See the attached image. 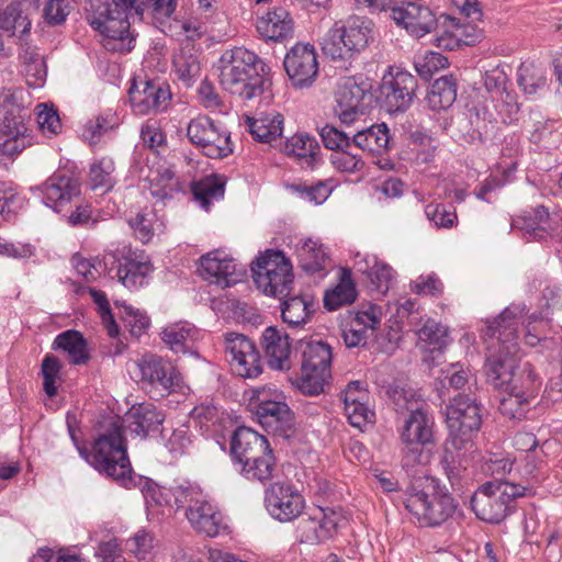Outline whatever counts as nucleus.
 Instances as JSON below:
<instances>
[{
  "label": "nucleus",
  "instance_id": "nucleus-56",
  "mask_svg": "<svg viewBox=\"0 0 562 562\" xmlns=\"http://www.w3.org/2000/svg\"><path fill=\"white\" fill-rule=\"evenodd\" d=\"M390 396L397 412L415 414V411H425V403L420 395L411 387H395L392 390Z\"/></svg>",
  "mask_w": 562,
  "mask_h": 562
},
{
  "label": "nucleus",
  "instance_id": "nucleus-22",
  "mask_svg": "<svg viewBox=\"0 0 562 562\" xmlns=\"http://www.w3.org/2000/svg\"><path fill=\"white\" fill-rule=\"evenodd\" d=\"M137 367L142 381L160 392L170 393L180 383V373L175 366L155 355L144 356Z\"/></svg>",
  "mask_w": 562,
  "mask_h": 562
},
{
  "label": "nucleus",
  "instance_id": "nucleus-3",
  "mask_svg": "<svg viewBox=\"0 0 562 562\" xmlns=\"http://www.w3.org/2000/svg\"><path fill=\"white\" fill-rule=\"evenodd\" d=\"M71 439L81 458L91 464L98 472L105 474L123 486L132 481V467L127 457L126 440L122 434L120 417H112L93 440L89 450L80 446L75 434L69 429Z\"/></svg>",
  "mask_w": 562,
  "mask_h": 562
},
{
  "label": "nucleus",
  "instance_id": "nucleus-15",
  "mask_svg": "<svg viewBox=\"0 0 562 562\" xmlns=\"http://www.w3.org/2000/svg\"><path fill=\"white\" fill-rule=\"evenodd\" d=\"M371 90V82L362 76L342 77L338 80L335 112L344 124L349 125L363 114V101Z\"/></svg>",
  "mask_w": 562,
  "mask_h": 562
},
{
  "label": "nucleus",
  "instance_id": "nucleus-51",
  "mask_svg": "<svg viewBox=\"0 0 562 562\" xmlns=\"http://www.w3.org/2000/svg\"><path fill=\"white\" fill-rule=\"evenodd\" d=\"M179 191V182L173 172L168 169H158L149 178V192L158 201H164Z\"/></svg>",
  "mask_w": 562,
  "mask_h": 562
},
{
  "label": "nucleus",
  "instance_id": "nucleus-41",
  "mask_svg": "<svg viewBox=\"0 0 562 562\" xmlns=\"http://www.w3.org/2000/svg\"><path fill=\"white\" fill-rule=\"evenodd\" d=\"M357 297L355 283L349 269H341L338 284L325 292L324 306L328 311H336L341 306L351 304Z\"/></svg>",
  "mask_w": 562,
  "mask_h": 562
},
{
  "label": "nucleus",
  "instance_id": "nucleus-16",
  "mask_svg": "<svg viewBox=\"0 0 562 562\" xmlns=\"http://www.w3.org/2000/svg\"><path fill=\"white\" fill-rule=\"evenodd\" d=\"M305 515L300 520L296 531L301 542L311 544L330 539L345 520L340 510L330 507H312Z\"/></svg>",
  "mask_w": 562,
  "mask_h": 562
},
{
  "label": "nucleus",
  "instance_id": "nucleus-38",
  "mask_svg": "<svg viewBox=\"0 0 562 562\" xmlns=\"http://www.w3.org/2000/svg\"><path fill=\"white\" fill-rule=\"evenodd\" d=\"M53 349L65 352L75 366L85 364L89 360L87 341L78 330L69 329L57 335Z\"/></svg>",
  "mask_w": 562,
  "mask_h": 562
},
{
  "label": "nucleus",
  "instance_id": "nucleus-57",
  "mask_svg": "<svg viewBox=\"0 0 562 562\" xmlns=\"http://www.w3.org/2000/svg\"><path fill=\"white\" fill-rule=\"evenodd\" d=\"M60 371V361L53 355H46L42 361L41 374L43 376V389L49 397L57 394L58 382L61 380Z\"/></svg>",
  "mask_w": 562,
  "mask_h": 562
},
{
  "label": "nucleus",
  "instance_id": "nucleus-5",
  "mask_svg": "<svg viewBox=\"0 0 562 562\" xmlns=\"http://www.w3.org/2000/svg\"><path fill=\"white\" fill-rule=\"evenodd\" d=\"M265 67L255 53L244 47L226 49L218 59L220 83L232 94L250 100L263 91Z\"/></svg>",
  "mask_w": 562,
  "mask_h": 562
},
{
  "label": "nucleus",
  "instance_id": "nucleus-9",
  "mask_svg": "<svg viewBox=\"0 0 562 562\" xmlns=\"http://www.w3.org/2000/svg\"><path fill=\"white\" fill-rule=\"evenodd\" d=\"M302 374L297 389L306 395H318L331 378V348L324 341L302 344Z\"/></svg>",
  "mask_w": 562,
  "mask_h": 562
},
{
  "label": "nucleus",
  "instance_id": "nucleus-55",
  "mask_svg": "<svg viewBox=\"0 0 562 562\" xmlns=\"http://www.w3.org/2000/svg\"><path fill=\"white\" fill-rule=\"evenodd\" d=\"M121 308L120 316L124 324L130 328L134 337H140L149 328L150 319L144 311L135 308L126 303H115Z\"/></svg>",
  "mask_w": 562,
  "mask_h": 562
},
{
  "label": "nucleus",
  "instance_id": "nucleus-8",
  "mask_svg": "<svg viewBox=\"0 0 562 562\" xmlns=\"http://www.w3.org/2000/svg\"><path fill=\"white\" fill-rule=\"evenodd\" d=\"M404 505L419 525L427 527L440 526L457 510L454 498L434 486L427 490L409 488L405 494Z\"/></svg>",
  "mask_w": 562,
  "mask_h": 562
},
{
  "label": "nucleus",
  "instance_id": "nucleus-18",
  "mask_svg": "<svg viewBox=\"0 0 562 562\" xmlns=\"http://www.w3.org/2000/svg\"><path fill=\"white\" fill-rule=\"evenodd\" d=\"M265 504L270 516L281 522L295 520L305 508L303 495L292 485L281 482L266 490Z\"/></svg>",
  "mask_w": 562,
  "mask_h": 562
},
{
  "label": "nucleus",
  "instance_id": "nucleus-30",
  "mask_svg": "<svg viewBox=\"0 0 562 562\" xmlns=\"http://www.w3.org/2000/svg\"><path fill=\"white\" fill-rule=\"evenodd\" d=\"M261 345L271 369L286 371L291 368V344L288 334L268 327L261 338Z\"/></svg>",
  "mask_w": 562,
  "mask_h": 562
},
{
  "label": "nucleus",
  "instance_id": "nucleus-4",
  "mask_svg": "<svg viewBox=\"0 0 562 562\" xmlns=\"http://www.w3.org/2000/svg\"><path fill=\"white\" fill-rule=\"evenodd\" d=\"M132 9L142 14V0H87V21L103 36L105 49L119 53L132 50L135 41L128 21Z\"/></svg>",
  "mask_w": 562,
  "mask_h": 562
},
{
  "label": "nucleus",
  "instance_id": "nucleus-52",
  "mask_svg": "<svg viewBox=\"0 0 562 562\" xmlns=\"http://www.w3.org/2000/svg\"><path fill=\"white\" fill-rule=\"evenodd\" d=\"M244 397L247 398V407L251 414L260 411L262 406H267L270 403L285 400L282 391L273 385H261L251 387L244 393Z\"/></svg>",
  "mask_w": 562,
  "mask_h": 562
},
{
  "label": "nucleus",
  "instance_id": "nucleus-33",
  "mask_svg": "<svg viewBox=\"0 0 562 562\" xmlns=\"http://www.w3.org/2000/svg\"><path fill=\"white\" fill-rule=\"evenodd\" d=\"M281 150L303 165L313 168L319 160L321 146L317 139L306 133H296L286 138Z\"/></svg>",
  "mask_w": 562,
  "mask_h": 562
},
{
  "label": "nucleus",
  "instance_id": "nucleus-21",
  "mask_svg": "<svg viewBox=\"0 0 562 562\" xmlns=\"http://www.w3.org/2000/svg\"><path fill=\"white\" fill-rule=\"evenodd\" d=\"M536 380L533 370L528 369V374L522 382L502 389L501 391L506 395L501 400L499 412L510 419L525 418L535 398Z\"/></svg>",
  "mask_w": 562,
  "mask_h": 562
},
{
  "label": "nucleus",
  "instance_id": "nucleus-14",
  "mask_svg": "<svg viewBox=\"0 0 562 562\" xmlns=\"http://www.w3.org/2000/svg\"><path fill=\"white\" fill-rule=\"evenodd\" d=\"M417 88L415 77L402 68L391 67L380 86V102L389 113L406 111L412 104Z\"/></svg>",
  "mask_w": 562,
  "mask_h": 562
},
{
  "label": "nucleus",
  "instance_id": "nucleus-17",
  "mask_svg": "<svg viewBox=\"0 0 562 562\" xmlns=\"http://www.w3.org/2000/svg\"><path fill=\"white\" fill-rule=\"evenodd\" d=\"M284 69L295 89L310 88L318 75L315 47L308 43L295 44L284 57Z\"/></svg>",
  "mask_w": 562,
  "mask_h": 562
},
{
  "label": "nucleus",
  "instance_id": "nucleus-37",
  "mask_svg": "<svg viewBox=\"0 0 562 562\" xmlns=\"http://www.w3.org/2000/svg\"><path fill=\"white\" fill-rule=\"evenodd\" d=\"M245 123L252 137L261 143L278 139L283 131V116L280 113L265 114L256 119L247 116Z\"/></svg>",
  "mask_w": 562,
  "mask_h": 562
},
{
  "label": "nucleus",
  "instance_id": "nucleus-61",
  "mask_svg": "<svg viewBox=\"0 0 562 562\" xmlns=\"http://www.w3.org/2000/svg\"><path fill=\"white\" fill-rule=\"evenodd\" d=\"M368 403L369 401H362L344 405L345 414L353 427L361 428L374 420V412Z\"/></svg>",
  "mask_w": 562,
  "mask_h": 562
},
{
  "label": "nucleus",
  "instance_id": "nucleus-50",
  "mask_svg": "<svg viewBox=\"0 0 562 562\" xmlns=\"http://www.w3.org/2000/svg\"><path fill=\"white\" fill-rule=\"evenodd\" d=\"M360 149L352 140V144L345 149L331 153L329 161L340 172L356 173L363 170L366 162Z\"/></svg>",
  "mask_w": 562,
  "mask_h": 562
},
{
  "label": "nucleus",
  "instance_id": "nucleus-20",
  "mask_svg": "<svg viewBox=\"0 0 562 562\" xmlns=\"http://www.w3.org/2000/svg\"><path fill=\"white\" fill-rule=\"evenodd\" d=\"M198 271L204 280L222 289L236 284L243 277V269H237L234 259L221 250L203 255Z\"/></svg>",
  "mask_w": 562,
  "mask_h": 562
},
{
  "label": "nucleus",
  "instance_id": "nucleus-10",
  "mask_svg": "<svg viewBox=\"0 0 562 562\" xmlns=\"http://www.w3.org/2000/svg\"><path fill=\"white\" fill-rule=\"evenodd\" d=\"M252 277L257 288L267 295H289L293 283L292 265L281 251L268 250L254 267Z\"/></svg>",
  "mask_w": 562,
  "mask_h": 562
},
{
  "label": "nucleus",
  "instance_id": "nucleus-48",
  "mask_svg": "<svg viewBox=\"0 0 562 562\" xmlns=\"http://www.w3.org/2000/svg\"><path fill=\"white\" fill-rule=\"evenodd\" d=\"M224 192V182L216 176L206 177L192 184L194 199L205 211L210 209L213 200L222 199Z\"/></svg>",
  "mask_w": 562,
  "mask_h": 562
},
{
  "label": "nucleus",
  "instance_id": "nucleus-60",
  "mask_svg": "<svg viewBox=\"0 0 562 562\" xmlns=\"http://www.w3.org/2000/svg\"><path fill=\"white\" fill-rule=\"evenodd\" d=\"M425 214L437 228H451L457 224L458 220L454 210H448L443 204L439 203L427 204Z\"/></svg>",
  "mask_w": 562,
  "mask_h": 562
},
{
  "label": "nucleus",
  "instance_id": "nucleus-39",
  "mask_svg": "<svg viewBox=\"0 0 562 562\" xmlns=\"http://www.w3.org/2000/svg\"><path fill=\"white\" fill-rule=\"evenodd\" d=\"M128 224L135 237L143 244L149 243L156 234H160L165 229L164 220L158 216L154 209L147 207L131 217Z\"/></svg>",
  "mask_w": 562,
  "mask_h": 562
},
{
  "label": "nucleus",
  "instance_id": "nucleus-35",
  "mask_svg": "<svg viewBox=\"0 0 562 562\" xmlns=\"http://www.w3.org/2000/svg\"><path fill=\"white\" fill-rule=\"evenodd\" d=\"M355 267L370 279L378 291L384 293L389 290L393 278V269L389 265L379 261L376 256L357 252Z\"/></svg>",
  "mask_w": 562,
  "mask_h": 562
},
{
  "label": "nucleus",
  "instance_id": "nucleus-6",
  "mask_svg": "<svg viewBox=\"0 0 562 562\" xmlns=\"http://www.w3.org/2000/svg\"><path fill=\"white\" fill-rule=\"evenodd\" d=\"M372 22L350 15L336 21L322 41V50L331 60H348L363 50L372 38Z\"/></svg>",
  "mask_w": 562,
  "mask_h": 562
},
{
  "label": "nucleus",
  "instance_id": "nucleus-45",
  "mask_svg": "<svg viewBox=\"0 0 562 562\" xmlns=\"http://www.w3.org/2000/svg\"><path fill=\"white\" fill-rule=\"evenodd\" d=\"M457 99V81L452 76H442L435 80L427 94V101L432 110L450 108Z\"/></svg>",
  "mask_w": 562,
  "mask_h": 562
},
{
  "label": "nucleus",
  "instance_id": "nucleus-32",
  "mask_svg": "<svg viewBox=\"0 0 562 562\" xmlns=\"http://www.w3.org/2000/svg\"><path fill=\"white\" fill-rule=\"evenodd\" d=\"M257 30L266 40L282 41L292 37L294 23L284 8H274L257 20Z\"/></svg>",
  "mask_w": 562,
  "mask_h": 562
},
{
  "label": "nucleus",
  "instance_id": "nucleus-24",
  "mask_svg": "<svg viewBox=\"0 0 562 562\" xmlns=\"http://www.w3.org/2000/svg\"><path fill=\"white\" fill-rule=\"evenodd\" d=\"M133 111L139 115L160 112L167 109L171 98L168 88L155 81H142L128 91Z\"/></svg>",
  "mask_w": 562,
  "mask_h": 562
},
{
  "label": "nucleus",
  "instance_id": "nucleus-13",
  "mask_svg": "<svg viewBox=\"0 0 562 562\" xmlns=\"http://www.w3.org/2000/svg\"><path fill=\"white\" fill-rule=\"evenodd\" d=\"M434 420L426 411L409 414L400 432L404 445L403 465L413 468L422 463V447L432 441Z\"/></svg>",
  "mask_w": 562,
  "mask_h": 562
},
{
  "label": "nucleus",
  "instance_id": "nucleus-7",
  "mask_svg": "<svg viewBox=\"0 0 562 562\" xmlns=\"http://www.w3.org/2000/svg\"><path fill=\"white\" fill-rule=\"evenodd\" d=\"M526 490L508 481H487L473 493L471 508L479 519L499 524L509 514L515 499L526 494Z\"/></svg>",
  "mask_w": 562,
  "mask_h": 562
},
{
  "label": "nucleus",
  "instance_id": "nucleus-59",
  "mask_svg": "<svg viewBox=\"0 0 562 562\" xmlns=\"http://www.w3.org/2000/svg\"><path fill=\"white\" fill-rule=\"evenodd\" d=\"M37 124L41 132L47 136H55L61 130V123L57 111L53 106L41 103L36 106Z\"/></svg>",
  "mask_w": 562,
  "mask_h": 562
},
{
  "label": "nucleus",
  "instance_id": "nucleus-12",
  "mask_svg": "<svg viewBox=\"0 0 562 562\" xmlns=\"http://www.w3.org/2000/svg\"><path fill=\"white\" fill-rule=\"evenodd\" d=\"M190 142L210 158H223L233 151L228 132L209 116H198L187 127Z\"/></svg>",
  "mask_w": 562,
  "mask_h": 562
},
{
  "label": "nucleus",
  "instance_id": "nucleus-47",
  "mask_svg": "<svg viewBox=\"0 0 562 562\" xmlns=\"http://www.w3.org/2000/svg\"><path fill=\"white\" fill-rule=\"evenodd\" d=\"M417 336L420 348L429 351L441 350L449 342L448 328L434 319H427Z\"/></svg>",
  "mask_w": 562,
  "mask_h": 562
},
{
  "label": "nucleus",
  "instance_id": "nucleus-44",
  "mask_svg": "<svg viewBox=\"0 0 562 562\" xmlns=\"http://www.w3.org/2000/svg\"><path fill=\"white\" fill-rule=\"evenodd\" d=\"M0 29L19 38L22 44L31 30L30 19L22 14L20 2H10L0 13Z\"/></svg>",
  "mask_w": 562,
  "mask_h": 562
},
{
  "label": "nucleus",
  "instance_id": "nucleus-49",
  "mask_svg": "<svg viewBox=\"0 0 562 562\" xmlns=\"http://www.w3.org/2000/svg\"><path fill=\"white\" fill-rule=\"evenodd\" d=\"M115 165L112 158L102 157L95 160L89 171V181L93 190L104 192L111 190L115 184L114 179Z\"/></svg>",
  "mask_w": 562,
  "mask_h": 562
},
{
  "label": "nucleus",
  "instance_id": "nucleus-54",
  "mask_svg": "<svg viewBox=\"0 0 562 562\" xmlns=\"http://www.w3.org/2000/svg\"><path fill=\"white\" fill-rule=\"evenodd\" d=\"M119 125V119L112 110H106L90 120L85 127L83 137L90 143L95 144L100 137Z\"/></svg>",
  "mask_w": 562,
  "mask_h": 562
},
{
  "label": "nucleus",
  "instance_id": "nucleus-11",
  "mask_svg": "<svg viewBox=\"0 0 562 562\" xmlns=\"http://www.w3.org/2000/svg\"><path fill=\"white\" fill-rule=\"evenodd\" d=\"M29 111L14 102L13 94H5L0 105V150L14 156L32 144L26 126Z\"/></svg>",
  "mask_w": 562,
  "mask_h": 562
},
{
  "label": "nucleus",
  "instance_id": "nucleus-26",
  "mask_svg": "<svg viewBox=\"0 0 562 562\" xmlns=\"http://www.w3.org/2000/svg\"><path fill=\"white\" fill-rule=\"evenodd\" d=\"M186 516L192 528L206 537H216L225 529L222 513L205 496L188 507Z\"/></svg>",
  "mask_w": 562,
  "mask_h": 562
},
{
  "label": "nucleus",
  "instance_id": "nucleus-23",
  "mask_svg": "<svg viewBox=\"0 0 562 562\" xmlns=\"http://www.w3.org/2000/svg\"><path fill=\"white\" fill-rule=\"evenodd\" d=\"M390 10L392 20L415 37L430 33L437 24L432 11L416 2H408L400 7L393 4Z\"/></svg>",
  "mask_w": 562,
  "mask_h": 562
},
{
  "label": "nucleus",
  "instance_id": "nucleus-53",
  "mask_svg": "<svg viewBox=\"0 0 562 562\" xmlns=\"http://www.w3.org/2000/svg\"><path fill=\"white\" fill-rule=\"evenodd\" d=\"M518 85L527 94H536L547 85L544 71L533 63L525 61L518 68Z\"/></svg>",
  "mask_w": 562,
  "mask_h": 562
},
{
  "label": "nucleus",
  "instance_id": "nucleus-29",
  "mask_svg": "<svg viewBox=\"0 0 562 562\" xmlns=\"http://www.w3.org/2000/svg\"><path fill=\"white\" fill-rule=\"evenodd\" d=\"M46 205L59 212V209L80 193L79 181L68 175L57 172L41 187Z\"/></svg>",
  "mask_w": 562,
  "mask_h": 562
},
{
  "label": "nucleus",
  "instance_id": "nucleus-19",
  "mask_svg": "<svg viewBox=\"0 0 562 562\" xmlns=\"http://www.w3.org/2000/svg\"><path fill=\"white\" fill-rule=\"evenodd\" d=\"M226 355L232 371L245 379H255L262 372L260 355L255 344L244 335L226 336Z\"/></svg>",
  "mask_w": 562,
  "mask_h": 562
},
{
  "label": "nucleus",
  "instance_id": "nucleus-27",
  "mask_svg": "<svg viewBox=\"0 0 562 562\" xmlns=\"http://www.w3.org/2000/svg\"><path fill=\"white\" fill-rule=\"evenodd\" d=\"M165 419L164 414L150 403H142L127 411L120 418L122 432L128 430L142 438H146L150 431L157 430Z\"/></svg>",
  "mask_w": 562,
  "mask_h": 562
},
{
  "label": "nucleus",
  "instance_id": "nucleus-63",
  "mask_svg": "<svg viewBox=\"0 0 562 562\" xmlns=\"http://www.w3.org/2000/svg\"><path fill=\"white\" fill-rule=\"evenodd\" d=\"M319 135L324 146L333 153L345 149L352 144V139L345 132L331 125H325Z\"/></svg>",
  "mask_w": 562,
  "mask_h": 562
},
{
  "label": "nucleus",
  "instance_id": "nucleus-64",
  "mask_svg": "<svg viewBox=\"0 0 562 562\" xmlns=\"http://www.w3.org/2000/svg\"><path fill=\"white\" fill-rule=\"evenodd\" d=\"M125 549L135 558L143 560L153 549V537L147 531L139 530L126 540Z\"/></svg>",
  "mask_w": 562,
  "mask_h": 562
},
{
  "label": "nucleus",
  "instance_id": "nucleus-28",
  "mask_svg": "<svg viewBox=\"0 0 562 562\" xmlns=\"http://www.w3.org/2000/svg\"><path fill=\"white\" fill-rule=\"evenodd\" d=\"M268 448L270 445L265 436L245 426L238 427L231 438V456L236 465L263 453Z\"/></svg>",
  "mask_w": 562,
  "mask_h": 562
},
{
  "label": "nucleus",
  "instance_id": "nucleus-31",
  "mask_svg": "<svg viewBox=\"0 0 562 562\" xmlns=\"http://www.w3.org/2000/svg\"><path fill=\"white\" fill-rule=\"evenodd\" d=\"M299 265L306 273L323 278L329 267L330 257L323 244L317 239L305 238L296 245Z\"/></svg>",
  "mask_w": 562,
  "mask_h": 562
},
{
  "label": "nucleus",
  "instance_id": "nucleus-42",
  "mask_svg": "<svg viewBox=\"0 0 562 562\" xmlns=\"http://www.w3.org/2000/svg\"><path fill=\"white\" fill-rule=\"evenodd\" d=\"M151 272L153 266L149 261L125 258L117 268L116 277L125 288L135 290L147 282Z\"/></svg>",
  "mask_w": 562,
  "mask_h": 562
},
{
  "label": "nucleus",
  "instance_id": "nucleus-58",
  "mask_svg": "<svg viewBox=\"0 0 562 562\" xmlns=\"http://www.w3.org/2000/svg\"><path fill=\"white\" fill-rule=\"evenodd\" d=\"M414 65L418 75L427 80L436 71L447 67L448 59L440 53L426 52L424 55L416 57Z\"/></svg>",
  "mask_w": 562,
  "mask_h": 562
},
{
  "label": "nucleus",
  "instance_id": "nucleus-34",
  "mask_svg": "<svg viewBox=\"0 0 562 562\" xmlns=\"http://www.w3.org/2000/svg\"><path fill=\"white\" fill-rule=\"evenodd\" d=\"M173 71L178 80L186 87L192 86L201 75V63L198 49L190 42L175 53L172 59Z\"/></svg>",
  "mask_w": 562,
  "mask_h": 562
},
{
  "label": "nucleus",
  "instance_id": "nucleus-43",
  "mask_svg": "<svg viewBox=\"0 0 562 562\" xmlns=\"http://www.w3.org/2000/svg\"><path fill=\"white\" fill-rule=\"evenodd\" d=\"M313 307L314 301L311 296H292L281 303V316L290 327H297L308 321Z\"/></svg>",
  "mask_w": 562,
  "mask_h": 562
},
{
  "label": "nucleus",
  "instance_id": "nucleus-36",
  "mask_svg": "<svg viewBox=\"0 0 562 562\" xmlns=\"http://www.w3.org/2000/svg\"><path fill=\"white\" fill-rule=\"evenodd\" d=\"M277 461L271 447L238 465L239 473L249 481L265 483L274 476Z\"/></svg>",
  "mask_w": 562,
  "mask_h": 562
},
{
  "label": "nucleus",
  "instance_id": "nucleus-1",
  "mask_svg": "<svg viewBox=\"0 0 562 562\" xmlns=\"http://www.w3.org/2000/svg\"><path fill=\"white\" fill-rule=\"evenodd\" d=\"M524 306L509 305L494 321L487 322L483 331L484 339L488 341V356L485 363L487 381L498 390L522 382L532 369L525 363L519 372L516 356L518 347V323L522 316Z\"/></svg>",
  "mask_w": 562,
  "mask_h": 562
},
{
  "label": "nucleus",
  "instance_id": "nucleus-40",
  "mask_svg": "<svg viewBox=\"0 0 562 562\" xmlns=\"http://www.w3.org/2000/svg\"><path fill=\"white\" fill-rule=\"evenodd\" d=\"M352 140L361 151L380 155L386 150L390 143L389 128L384 123L372 125L356 133Z\"/></svg>",
  "mask_w": 562,
  "mask_h": 562
},
{
  "label": "nucleus",
  "instance_id": "nucleus-25",
  "mask_svg": "<svg viewBox=\"0 0 562 562\" xmlns=\"http://www.w3.org/2000/svg\"><path fill=\"white\" fill-rule=\"evenodd\" d=\"M257 422L268 431L284 438L291 437L294 431V413L285 400H280L262 406L254 414Z\"/></svg>",
  "mask_w": 562,
  "mask_h": 562
},
{
  "label": "nucleus",
  "instance_id": "nucleus-46",
  "mask_svg": "<svg viewBox=\"0 0 562 562\" xmlns=\"http://www.w3.org/2000/svg\"><path fill=\"white\" fill-rule=\"evenodd\" d=\"M196 334L195 327L190 323H177L167 326L161 333V338L172 351L186 352Z\"/></svg>",
  "mask_w": 562,
  "mask_h": 562
},
{
  "label": "nucleus",
  "instance_id": "nucleus-2",
  "mask_svg": "<svg viewBox=\"0 0 562 562\" xmlns=\"http://www.w3.org/2000/svg\"><path fill=\"white\" fill-rule=\"evenodd\" d=\"M445 416L449 436L441 465L451 485H454L462 471L461 460L457 458L460 457L459 452H467L473 447V437L482 424L481 408L475 400L460 394L446 406Z\"/></svg>",
  "mask_w": 562,
  "mask_h": 562
},
{
  "label": "nucleus",
  "instance_id": "nucleus-62",
  "mask_svg": "<svg viewBox=\"0 0 562 562\" xmlns=\"http://www.w3.org/2000/svg\"><path fill=\"white\" fill-rule=\"evenodd\" d=\"M89 293L93 302L98 305L102 322L106 328L110 337H115L119 334V326L114 321L111 313L110 304L106 299V294L100 290L91 288Z\"/></svg>",
  "mask_w": 562,
  "mask_h": 562
}]
</instances>
